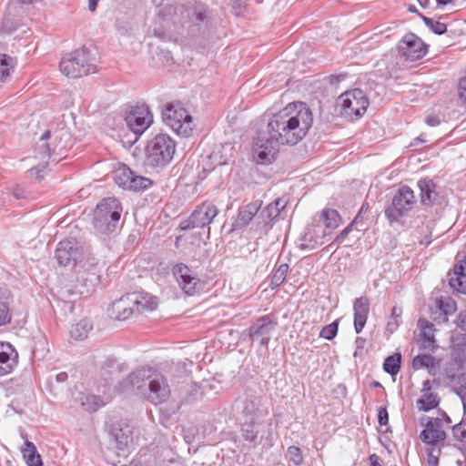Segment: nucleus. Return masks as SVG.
<instances>
[{"instance_id":"18","label":"nucleus","mask_w":466,"mask_h":466,"mask_svg":"<svg viewBox=\"0 0 466 466\" xmlns=\"http://www.w3.org/2000/svg\"><path fill=\"white\" fill-rule=\"evenodd\" d=\"M420 439L428 445H442L446 439V433L442 429L441 420L439 418L430 419L420 432Z\"/></svg>"},{"instance_id":"8","label":"nucleus","mask_w":466,"mask_h":466,"mask_svg":"<svg viewBox=\"0 0 466 466\" xmlns=\"http://www.w3.org/2000/svg\"><path fill=\"white\" fill-rule=\"evenodd\" d=\"M162 119L177 135L189 137L192 134V116L180 103L167 104L162 111Z\"/></svg>"},{"instance_id":"9","label":"nucleus","mask_w":466,"mask_h":466,"mask_svg":"<svg viewBox=\"0 0 466 466\" xmlns=\"http://www.w3.org/2000/svg\"><path fill=\"white\" fill-rule=\"evenodd\" d=\"M218 215V208L217 206L212 202L204 201L194 209L187 219L181 221L180 228L182 230L199 228L208 238L210 234L209 226Z\"/></svg>"},{"instance_id":"57","label":"nucleus","mask_w":466,"mask_h":466,"mask_svg":"<svg viewBox=\"0 0 466 466\" xmlns=\"http://www.w3.org/2000/svg\"><path fill=\"white\" fill-rule=\"evenodd\" d=\"M431 366V368H428L427 371L429 375L436 377L440 368V360L436 359V360Z\"/></svg>"},{"instance_id":"39","label":"nucleus","mask_w":466,"mask_h":466,"mask_svg":"<svg viewBox=\"0 0 466 466\" xmlns=\"http://www.w3.org/2000/svg\"><path fill=\"white\" fill-rule=\"evenodd\" d=\"M12 311L10 309L9 294L4 299H0V327L5 326L11 322Z\"/></svg>"},{"instance_id":"11","label":"nucleus","mask_w":466,"mask_h":466,"mask_svg":"<svg viewBox=\"0 0 466 466\" xmlns=\"http://www.w3.org/2000/svg\"><path fill=\"white\" fill-rule=\"evenodd\" d=\"M155 370L150 368L138 369L128 375V377L119 383L118 390L121 392H134L137 394H146L147 383L149 382Z\"/></svg>"},{"instance_id":"14","label":"nucleus","mask_w":466,"mask_h":466,"mask_svg":"<svg viewBox=\"0 0 466 466\" xmlns=\"http://www.w3.org/2000/svg\"><path fill=\"white\" fill-rule=\"evenodd\" d=\"M169 394L170 390L166 378L155 370L143 396L152 404L157 405L165 402Z\"/></svg>"},{"instance_id":"35","label":"nucleus","mask_w":466,"mask_h":466,"mask_svg":"<svg viewBox=\"0 0 466 466\" xmlns=\"http://www.w3.org/2000/svg\"><path fill=\"white\" fill-rule=\"evenodd\" d=\"M93 325L87 319H81L71 327L70 336L76 340H83L87 338L92 330Z\"/></svg>"},{"instance_id":"47","label":"nucleus","mask_w":466,"mask_h":466,"mask_svg":"<svg viewBox=\"0 0 466 466\" xmlns=\"http://www.w3.org/2000/svg\"><path fill=\"white\" fill-rule=\"evenodd\" d=\"M50 137L51 133L50 131L47 130L42 135L40 138V140L43 141V144L39 146V154L42 156L43 158L51 157L52 154L56 150V147H54L52 148L51 145L46 142V140H48Z\"/></svg>"},{"instance_id":"24","label":"nucleus","mask_w":466,"mask_h":466,"mask_svg":"<svg viewBox=\"0 0 466 466\" xmlns=\"http://www.w3.org/2000/svg\"><path fill=\"white\" fill-rule=\"evenodd\" d=\"M129 296L134 302L132 307L135 316L152 312L157 307V299L148 293L132 292Z\"/></svg>"},{"instance_id":"31","label":"nucleus","mask_w":466,"mask_h":466,"mask_svg":"<svg viewBox=\"0 0 466 466\" xmlns=\"http://www.w3.org/2000/svg\"><path fill=\"white\" fill-rule=\"evenodd\" d=\"M286 205L287 200L284 198H279L263 208L259 214V218H262L264 224H268L278 218Z\"/></svg>"},{"instance_id":"20","label":"nucleus","mask_w":466,"mask_h":466,"mask_svg":"<svg viewBox=\"0 0 466 466\" xmlns=\"http://www.w3.org/2000/svg\"><path fill=\"white\" fill-rule=\"evenodd\" d=\"M277 322L269 315L262 316L250 327L249 335L253 339H260V345L267 346L270 333L275 329Z\"/></svg>"},{"instance_id":"21","label":"nucleus","mask_w":466,"mask_h":466,"mask_svg":"<svg viewBox=\"0 0 466 466\" xmlns=\"http://www.w3.org/2000/svg\"><path fill=\"white\" fill-rule=\"evenodd\" d=\"M330 238V231H326L321 226H314L308 229L301 238L299 248L301 249L312 250L323 245Z\"/></svg>"},{"instance_id":"63","label":"nucleus","mask_w":466,"mask_h":466,"mask_svg":"<svg viewBox=\"0 0 466 466\" xmlns=\"http://www.w3.org/2000/svg\"><path fill=\"white\" fill-rule=\"evenodd\" d=\"M369 460L370 461V466H381L378 461L379 457L376 454L370 455Z\"/></svg>"},{"instance_id":"37","label":"nucleus","mask_w":466,"mask_h":466,"mask_svg":"<svg viewBox=\"0 0 466 466\" xmlns=\"http://www.w3.org/2000/svg\"><path fill=\"white\" fill-rule=\"evenodd\" d=\"M321 218L325 227L324 229H326V231H330V234L339 227L341 220L339 212L332 208H325L321 212Z\"/></svg>"},{"instance_id":"22","label":"nucleus","mask_w":466,"mask_h":466,"mask_svg":"<svg viewBox=\"0 0 466 466\" xmlns=\"http://www.w3.org/2000/svg\"><path fill=\"white\" fill-rule=\"evenodd\" d=\"M133 300H130L129 293L113 301L108 308V315L111 319L118 321H125L134 315Z\"/></svg>"},{"instance_id":"44","label":"nucleus","mask_w":466,"mask_h":466,"mask_svg":"<svg viewBox=\"0 0 466 466\" xmlns=\"http://www.w3.org/2000/svg\"><path fill=\"white\" fill-rule=\"evenodd\" d=\"M436 360V359L429 354H420L416 356L412 360V368L414 370H421L431 368V364Z\"/></svg>"},{"instance_id":"45","label":"nucleus","mask_w":466,"mask_h":466,"mask_svg":"<svg viewBox=\"0 0 466 466\" xmlns=\"http://www.w3.org/2000/svg\"><path fill=\"white\" fill-rule=\"evenodd\" d=\"M242 436L247 441L256 444L258 431L256 430L255 421L246 420L242 426Z\"/></svg>"},{"instance_id":"29","label":"nucleus","mask_w":466,"mask_h":466,"mask_svg":"<svg viewBox=\"0 0 466 466\" xmlns=\"http://www.w3.org/2000/svg\"><path fill=\"white\" fill-rule=\"evenodd\" d=\"M97 171L103 172L105 175H134L133 171L126 164L116 159L99 162Z\"/></svg>"},{"instance_id":"49","label":"nucleus","mask_w":466,"mask_h":466,"mask_svg":"<svg viewBox=\"0 0 466 466\" xmlns=\"http://www.w3.org/2000/svg\"><path fill=\"white\" fill-rule=\"evenodd\" d=\"M337 333H338V323H337V321H334V322L322 328V329L319 332V337H321L325 339L330 340L333 338H335Z\"/></svg>"},{"instance_id":"25","label":"nucleus","mask_w":466,"mask_h":466,"mask_svg":"<svg viewBox=\"0 0 466 466\" xmlns=\"http://www.w3.org/2000/svg\"><path fill=\"white\" fill-rule=\"evenodd\" d=\"M455 311V301L450 297H441L436 299L435 307L431 309V318L439 323L446 322Z\"/></svg>"},{"instance_id":"4","label":"nucleus","mask_w":466,"mask_h":466,"mask_svg":"<svg viewBox=\"0 0 466 466\" xmlns=\"http://www.w3.org/2000/svg\"><path fill=\"white\" fill-rule=\"evenodd\" d=\"M59 69L66 76L77 78L96 73L97 66L91 53L81 48L65 55L61 58Z\"/></svg>"},{"instance_id":"52","label":"nucleus","mask_w":466,"mask_h":466,"mask_svg":"<svg viewBox=\"0 0 466 466\" xmlns=\"http://www.w3.org/2000/svg\"><path fill=\"white\" fill-rule=\"evenodd\" d=\"M401 314V309L397 307H393L391 309V319L392 320L388 323V329L393 330L399 326V319Z\"/></svg>"},{"instance_id":"23","label":"nucleus","mask_w":466,"mask_h":466,"mask_svg":"<svg viewBox=\"0 0 466 466\" xmlns=\"http://www.w3.org/2000/svg\"><path fill=\"white\" fill-rule=\"evenodd\" d=\"M18 362V353L8 342H0V377L11 373Z\"/></svg>"},{"instance_id":"1","label":"nucleus","mask_w":466,"mask_h":466,"mask_svg":"<svg viewBox=\"0 0 466 466\" xmlns=\"http://www.w3.org/2000/svg\"><path fill=\"white\" fill-rule=\"evenodd\" d=\"M313 125V114L303 102H294L272 115L267 133L282 146H295L302 141Z\"/></svg>"},{"instance_id":"6","label":"nucleus","mask_w":466,"mask_h":466,"mask_svg":"<svg viewBox=\"0 0 466 466\" xmlns=\"http://www.w3.org/2000/svg\"><path fill=\"white\" fill-rule=\"evenodd\" d=\"M416 204L414 191L408 186H401L395 191L390 203L385 207V218L390 225L400 223L401 218L408 216Z\"/></svg>"},{"instance_id":"50","label":"nucleus","mask_w":466,"mask_h":466,"mask_svg":"<svg viewBox=\"0 0 466 466\" xmlns=\"http://www.w3.org/2000/svg\"><path fill=\"white\" fill-rule=\"evenodd\" d=\"M18 25L15 23L13 19L9 15H5L2 21L1 31L5 34H12L15 30H16Z\"/></svg>"},{"instance_id":"43","label":"nucleus","mask_w":466,"mask_h":466,"mask_svg":"<svg viewBox=\"0 0 466 466\" xmlns=\"http://www.w3.org/2000/svg\"><path fill=\"white\" fill-rule=\"evenodd\" d=\"M13 59L5 54H0V82H5L13 68Z\"/></svg>"},{"instance_id":"62","label":"nucleus","mask_w":466,"mask_h":466,"mask_svg":"<svg viewBox=\"0 0 466 466\" xmlns=\"http://www.w3.org/2000/svg\"><path fill=\"white\" fill-rule=\"evenodd\" d=\"M459 349L460 351H459V354L461 356V358H465V360H466V345H458L452 351V353H454L456 350H458Z\"/></svg>"},{"instance_id":"36","label":"nucleus","mask_w":466,"mask_h":466,"mask_svg":"<svg viewBox=\"0 0 466 466\" xmlns=\"http://www.w3.org/2000/svg\"><path fill=\"white\" fill-rule=\"evenodd\" d=\"M440 403V398L436 392H421L420 398L417 400L418 410L429 411L436 408Z\"/></svg>"},{"instance_id":"26","label":"nucleus","mask_w":466,"mask_h":466,"mask_svg":"<svg viewBox=\"0 0 466 466\" xmlns=\"http://www.w3.org/2000/svg\"><path fill=\"white\" fill-rule=\"evenodd\" d=\"M114 179L119 187L132 192L146 190L153 184L148 177H114Z\"/></svg>"},{"instance_id":"12","label":"nucleus","mask_w":466,"mask_h":466,"mask_svg":"<svg viewBox=\"0 0 466 466\" xmlns=\"http://www.w3.org/2000/svg\"><path fill=\"white\" fill-rule=\"evenodd\" d=\"M427 45L413 33H408L400 40L398 51L406 60L421 59L427 53Z\"/></svg>"},{"instance_id":"42","label":"nucleus","mask_w":466,"mask_h":466,"mask_svg":"<svg viewBox=\"0 0 466 466\" xmlns=\"http://www.w3.org/2000/svg\"><path fill=\"white\" fill-rule=\"evenodd\" d=\"M288 264L284 263L279 265V267L275 270L271 277L270 287L272 289L280 286L284 282L288 274Z\"/></svg>"},{"instance_id":"13","label":"nucleus","mask_w":466,"mask_h":466,"mask_svg":"<svg viewBox=\"0 0 466 466\" xmlns=\"http://www.w3.org/2000/svg\"><path fill=\"white\" fill-rule=\"evenodd\" d=\"M282 146L272 137H258L253 144V157L258 164H270L279 153V147Z\"/></svg>"},{"instance_id":"10","label":"nucleus","mask_w":466,"mask_h":466,"mask_svg":"<svg viewBox=\"0 0 466 466\" xmlns=\"http://www.w3.org/2000/svg\"><path fill=\"white\" fill-rule=\"evenodd\" d=\"M125 122L137 137L141 136L153 123V115L145 104L129 106Z\"/></svg>"},{"instance_id":"51","label":"nucleus","mask_w":466,"mask_h":466,"mask_svg":"<svg viewBox=\"0 0 466 466\" xmlns=\"http://www.w3.org/2000/svg\"><path fill=\"white\" fill-rule=\"evenodd\" d=\"M79 259L82 260V262L77 261V264L86 270H92L97 264L95 258L90 257L89 254H85L84 252L83 256L79 257Z\"/></svg>"},{"instance_id":"56","label":"nucleus","mask_w":466,"mask_h":466,"mask_svg":"<svg viewBox=\"0 0 466 466\" xmlns=\"http://www.w3.org/2000/svg\"><path fill=\"white\" fill-rule=\"evenodd\" d=\"M352 230V224L346 227L335 238L334 242L342 243L345 238L349 235V233Z\"/></svg>"},{"instance_id":"58","label":"nucleus","mask_w":466,"mask_h":466,"mask_svg":"<svg viewBox=\"0 0 466 466\" xmlns=\"http://www.w3.org/2000/svg\"><path fill=\"white\" fill-rule=\"evenodd\" d=\"M46 167H47L46 163H40L39 165H37L34 167H31L29 169V171H30L31 175H34V173L38 175L39 173L45 172L46 169Z\"/></svg>"},{"instance_id":"41","label":"nucleus","mask_w":466,"mask_h":466,"mask_svg":"<svg viewBox=\"0 0 466 466\" xmlns=\"http://www.w3.org/2000/svg\"><path fill=\"white\" fill-rule=\"evenodd\" d=\"M153 3L157 6V16L160 19L166 20L169 18L176 11V7L170 4L165 5L163 0H153Z\"/></svg>"},{"instance_id":"59","label":"nucleus","mask_w":466,"mask_h":466,"mask_svg":"<svg viewBox=\"0 0 466 466\" xmlns=\"http://www.w3.org/2000/svg\"><path fill=\"white\" fill-rule=\"evenodd\" d=\"M425 122L430 127H436L441 123L440 118L436 116H428Z\"/></svg>"},{"instance_id":"55","label":"nucleus","mask_w":466,"mask_h":466,"mask_svg":"<svg viewBox=\"0 0 466 466\" xmlns=\"http://www.w3.org/2000/svg\"><path fill=\"white\" fill-rule=\"evenodd\" d=\"M378 421L380 425H387L389 421V415L386 408H380L378 411Z\"/></svg>"},{"instance_id":"53","label":"nucleus","mask_w":466,"mask_h":466,"mask_svg":"<svg viewBox=\"0 0 466 466\" xmlns=\"http://www.w3.org/2000/svg\"><path fill=\"white\" fill-rule=\"evenodd\" d=\"M441 445H430V448L428 449L429 464L432 463V460H435V464H438V459L441 454Z\"/></svg>"},{"instance_id":"30","label":"nucleus","mask_w":466,"mask_h":466,"mask_svg":"<svg viewBox=\"0 0 466 466\" xmlns=\"http://www.w3.org/2000/svg\"><path fill=\"white\" fill-rule=\"evenodd\" d=\"M420 189V202L422 205L431 206L435 202L437 192L436 185L429 177L420 179L418 183Z\"/></svg>"},{"instance_id":"34","label":"nucleus","mask_w":466,"mask_h":466,"mask_svg":"<svg viewBox=\"0 0 466 466\" xmlns=\"http://www.w3.org/2000/svg\"><path fill=\"white\" fill-rule=\"evenodd\" d=\"M21 452L28 466H42V460L38 454L35 444L31 441H25Z\"/></svg>"},{"instance_id":"17","label":"nucleus","mask_w":466,"mask_h":466,"mask_svg":"<svg viewBox=\"0 0 466 466\" xmlns=\"http://www.w3.org/2000/svg\"><path fill=\"white\" fill-rule=\"evenodd\" d=\"M238 409L247 421H256L268 414V409L264 406L262 398L257 395H248L241 401Z\"/></svg>"},{"instance_id":"38","label":"nucleus","mask_w":466,"mask_h":466,"mask_svg":"<svg viewBox=\"0 0 466 466\" xmlns=\"http://www.w3.org/2000/svg\"><path fill=\"white\" fill-rule=\"evenodd\" d=\"M80 401L83 408L89 412L96 411L103 406V401L100 398L93 394H83Z\"/></svg>"},{"instance_id":"60","label":"nucleus","mask_w":466,"mask_h":466,"mask_svg":"<svg viewBox=\"0 0 466 466\" xmlns=\"http://www.w3.org/2000/svg\"><path fill=\"white\" fill-rule=\"evenodd\" d=\"M459 327L466 331V311L461 312L458 319Z\"/></svg>"},{"instance_id":"5","label":"nucleus","mask_w":466,"mask_h":466,"mask_svg":"<svg viewBox=\"0 0 466 466\" xmlns=\"http://www.w3.org/2000/svg\"><path fill=\"white\" fill-rule=\"evenodd\" d=\"M176 152V143L171 137L159 133L152 137L147 144L146 154L147 165L161 168L173 159Z\"/></svg>"},{"instance_id":"40","label":"nucleus","mask_w":466,"mask_h":466,"mask_svg":"<svg viewBox=\"0 0 466 466\" xmlns=\"http://www.w3.org/2000/svg\"><path fill=\"white\" fill-rule=\"evenodd\" d=\"M400 354L389 356L385 359L383 370L385 372L394 376L400 369Z\"/></svg>"},{"instance_id":"3","label":"nucleus","mask_w":466,"mask_h":466,"mask_svg":"<svg viewBox=\"0 0 466 466\" xmlns=\"http://www.w3.org/2000/svg\"><path fill=\"white\" fill-rule=\"evenodd\" d=\"M123 208L118 199L113 197L103 198L94 210L93 227L99 234H109L116 230Z\"/></svg>"},{"instance_id":"46","label":"nucleus","mask_w":466,"mask_h":466,"mask_svg":"<svg viewBox=\"0 0 466 466\" xmlns=\"http://www.w3.org/2000/svg\"><path fill=\"white\" fill-rule=\"evenodd\" d=\"M424 24L429 27L431 31H432L436 35H443L447 31V26L444 23L440 21H435L430 17H427L421 14H420Z\"/></svg>"},{"instance_id":"2","label":"nucleus","mask_w":466,"mask_h":466,"mask_svg":"<svg viewBox=\"0 0 466 466\" xmlns=\"http://www.w3.org/2000/svg\"><path fill=\"white\" fill-rule=\"evenodd\" d=\"M460 350L452 353V359L446 363L442 374L452 385L463 406V418L460 423L453 426V435L456 439L466 441V372H462L465 358H461Z\"/></svg>"},{"instance_id":"48","label":"nucleus","mask_w":466,"mask_h":466,"mask_svg":"<svg viewBox=\"0 0 466 466\" xmlns=\"http://www.w3.org/2000/svg\"><path fill=\"white\" fill-rule=\"evenodd\" d=\"M286 457L294 466H300L303 463L302 451L297 446H289L287 450Z\"/></svg>"},{"instance_id":"54","label":"nucleus","mask_w":466,"mask_h":466,"mask_svg":"<svg viewBox=\"0 0 466 466\" xmlns=\"http://www.w3.org/2000/svg\"><path fill=\"white\" fill-rule=\"evenodd\" d=\"M458 96L461 100L466 103V76L462 77L459 82Z\"/></svg>"},{"instance_id":"16","label":"nucleus","mask_w":466,"mask_h":466,"mask_svg":"<svg viewBox=\"0 0 466 466\" xmlns=\"http://www.w3.org/2000/svg\"><path fill=\"white\" fill-rule=\"evenodd\" d=\"M173 275L187 295H194L199 285V279L193 270L185 264H177L173 268Z\"/></svg>"},{"instance_id":"15","label":"nucleus","mask_w":466,"mask_h":466,"mask_svg":"<svg viewBox=\"0 0 466 466\" xmlns=\"http://www.w3.org/2000/svg\"><path fill=\"white\" fill-rule=\"evenodd\" d=\"M83 256V249L80 248L75 239L60 241L56 249V258L61 266H75L77 261L82 262L79 257Z\"/></svg>"},{"instance_id":"7","label":"nucleus","mask_w":466,"mask_h":466,"mask_svg":"<svg viewBox=\"0 0 466 466\" xmlns=\"http://www.w3.org/2000/svg\"><path fill=\"white\" fill-rule=\"evenodd\" d=\"M368 106L366 95L358 88L344 92L336 101V110L350 120L362 116Z\"/></svg>"},{"instance_id":"27","label":"nucleus","mask_w":466,"mask_h":466,"mask_svg":"<svg viewBox=\"0 0 466 466\" xmlns=\"http://www.w3.org/2000/svg\"><path fill=\"white\" fill-rule=\"evenodd\" d=\"M354 329L356 333H360L367 322L370 311V300L367 297H360L355 299L353 305Z\"/></svg>"},{"instance_id":"32","label":"nucleus","mask_w":466,"mask_h":466,"mask_svg":"<svg viewBox=\"0 0 466 466\" xmlns=\"http://www.w3.org/2000/svg\"><path fill=\"white\" fill-rule=\"evenodd\" d=\"M449 284L457 292L466 294V270L459 263L454 266L453 271L449 274Z\"/></svg>"},{"instance_id":"61","label":"nucleus","mask_w":466,"mask_h":466,"mask_svg":"<svg viewBox=\"0 0 466 466\" xmlns=\"http://www.w3.org/2000/svg\"><path fill=\"white\" fill-rule=\"evenodd\" d=\"M68 379V375L66 372L65 371H62V372H59L58 374H56V380L58 382V383H63L65 381H66Z\"/></svg>"},{"instance_id":"28","label":"nucleus","mask_w":466,"mask_h":466,"mask_svg":"<svg viewBox=\"0 0 466 466\" xmlns=\"http://www.w3.org/2000/svg\"><path fill=\"white\" fill-rule=\"evenodd\" d=\"M262 201L257 199L238 210V217L233 224L235 228H241L248 225L254 216L258 213L261 208Z\"/></svg>"},{"instance_id":"19","label":"nucleus","mask_w":466,"mask_h":466,"mask_svg":"<svg viewBox=\"0 0 466 466\" xmlns=\"http://www.w3.org/2000/svg\"><path fill=\"white\" fill-rule=\"evenodd\" d=\"M110 435L114 439L118 451H127L135 443L134 430L126 423L116 422L113 424Z\"/></svg>"},{"instance_id":"64","label":"nucleus","mask_w":466,"mask_h":466,"mask_svg":"<svg viewBox=\"0 0 466 466\" xmlns=\"http://www.w3.org/2000/svg\"><path fill=\"white\" fill-rule=\"evenodd\" d=\"M431 382L427 380L422 384L421 392H431Z\"/></svg>"},{"instance_id":"33","label":"nucleus","mask_w":466,"mask_h":466,"mask_svg":"<svg viewBox=\"0 0 466 466\" xmlns=\"http://www.w3.org/2000/svg\"><path fill=\"white\" fill-rule=\"evenodd\" d=\"M418 326L420 329V336L423 339L421 348L433 351L435 346L433 324L424 319H420Z\"/></svg>"}]
</instances>
